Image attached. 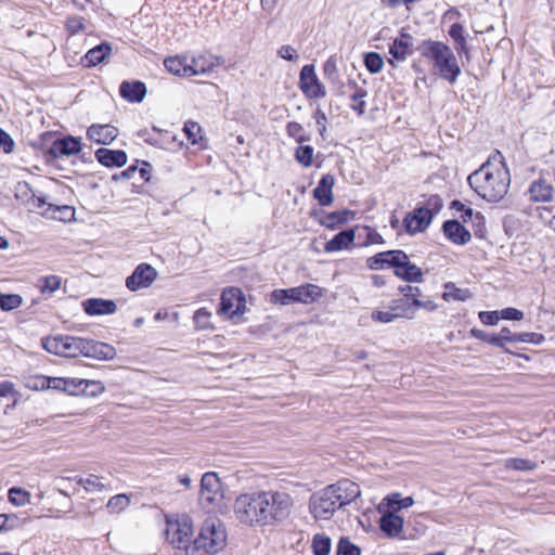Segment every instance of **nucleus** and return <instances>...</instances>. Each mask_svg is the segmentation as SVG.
<instances>
[{"label":"nucleus","mask_w":555,"mask_h":555,"mask_svg":"<svg viewBox=\"0 0 555 555\" xmlns=\"http://www.w3.org/2000/svg\"><path fill=\"white\" fill-rule=\"evenodd\" d=\"M469 186L483 199L498 203L507 194L511 176L503 155L496 151L467 178Z\"/></svg>","instance_id":"obj_1"},{"label":"nucleus","mask_w":555,"mask_h":555,"mask_svg":"<svg viewBox=\"0 0 555 555\" xmlns=\"http://www.w3.org/2000/svg\"><path fill=\"white\" fill-rule=\"evenodd\" d=\"M41 345L49 353L59 357L83 356L98 360H112L116 357L115 348L108 344L69 335L43 337Z\"/></svg>","instance_id":"obj_2"},{"label":"nucleus","mask_w":555,"mask_h":555,"mask_svg":"<svg viewBox=\"0 0 555 555\" xmlns=\"http://www.w3.org/2000/svg\"><path fill=\"white\" fill-rule=\"evenodd\" d=\"M420 54L429 61L435 73L454 85L461 75V67L454 52L449 46L440 41L425 40L417 48Z\"/></svg>","instance_id":"obj_3"},{"label":"nucleus","mask_w":555,"mask_h":555,"mask_svg":"<svg viewBox=\"0 0 555 555\" xmlns=\"http://www.w3.org/2000/svg\"><path fill=\"white\" fill-rule=\"evenodd\" d=\"M264 526H274L284 522L293 514L294 498L282 490H261Z\"/></svg>","instance_id":"obj_4"},{"label":"nucleus","mask_w":555,"mask_h":555,"mask_svg":"<svg viewBox=\"0 0 555 555\" xmlns=\"http://www.w3.org/2000/svg\"><path fill=\"white\" fill-rule=\"evenodd\" d=\"M228 534L224 525L217 518H207L194 540L197 551L207 554H217L227 545Z\"/></svg>","instance_id":"obj_5"},{"label":"nucleus","mask_w":555,"mask_h":555,"mask_svg":"<svg viewBox=\"0 0 555 555\" xmlns=\"http://www.w3.org/2000/svg\"><path fill=\"white\" fill-rule=\"evenodd\" d=\"M233 512L241 524L264 527L261 491L240 494L235 499Z\"/></svg>","instance_id":"obj_6"},{"label":"nucleus","mask_w":555,"mask_h":555,"mask_svg":"<svg viewBox=\"0 0 555 555\" xmlns=\"http://www.w3.org/2000/svg\"><path fill=\"white\" fill-rule=\"evenodd\" d=\"M322 296L321 288L314 284H304L286 289H275L270 295V301L275 305H291L295 302L309 304Z\"/></svg>","instance_id":"obj_7"},{"label":"nucleus","mask_w":555,"mask_h":555,"mask_svg":"<svg viewBox=\"0 0 555 555\" xmlns=\"http://www.w3.org/2000/svg\"><path fill=\"white\" fill-rule=\"evenodd\" d=\"M334 493L331 486H327L312 494L309 508L314 518L330 519L339 509V504H337Z\"/></svg>","instance_id":"obj_8"},{"label":"nucleus","mask_w":555,"mask_h":555,"mask_svg":"<svg viewBox=\"0 0 555 555\" xmlns=\"http://www.w3.org/2000/svg\"><path fill=\"white\" fill-rule=\"evenodd\" d=\"M193 525L188 516L169 520L166 528L167 541L177 548H186L192 540Z\"/></svg>","instance_id":"obj_9"},{"label":"nucleus","mask_w":555,"mask_h":555,"mask_svg":"<svg viewBox=\"0 0 555 555\" xmlns=\"http://www.w3.org/2000/svg\"><path fill=\"white\" fill-rule=\"evenodd\" d=\"M299 87L308 99H321L326 95V89L318 78L313 65H305L300 70Z\"/></svg>","instance_id":"obj_10"},{"label":"nucleus","mask_w":555,"mask_h":555,"mask_svg":"<svg viewBox=\"0 0 555 555\" xmlns=\"http://www.w3.org/2000/svg\"><path fill=\"white\" fill-rule=\"evenodd\" d=\"M222 496V485L218 475L214 472L204 474L201 480V502L212 505L220 501Z\"/></svg>","instance_id":"obj_11"},{"label":"nucleus","mask_w":555,"mask_h":555,"mask_svg":"<svg viewBox=\"0 0 555 555\" xmlns=\"http://www.w3.org/2000/svg\"><path fill=\"white\" fill-rule=\"evenodd\" d=\"M157 279V271L149 263H140L126 279V286L131 292L150 287Z\"/></svg>","instance_id":"obj_12"},{"label":"nucleus","mask_w":555,"mask_h":555,"mask_svg":"<svg viewBox=\"0 0 555 555\" xmlns=\"http://www.w3.org/2000/svg\"><path fill=\"white\" fill-rule=\"evenodd\" d=\"M245 310V299L240 288L230 287L222 292L219 312L229 317L241 315Z\"/></svg>","instance_id":"obj_13"},{"label":"nucleus","mask_w":555,"mask_h":555,"mask_svg":"<svg viewBox=\"0 0 555 555\" xmlns=\"http://www.w3.org/2000/svg\"><path fill=\"white\" fill-rule=\"evenodd\" d=\"M413 53V37L408 33H401L399 37L393 39L389 46V54L391 59L389 64L396 66V63H403Z\"/></svg>","instance_id":"obj_14"},{"label":"nucleus","mask_w":555,"mask_h":555,"mask_svg":"<svg viewBox=\"0 0 555 555\" xmlns=\"http://www.w3.org/2000/svg\"><path fill=\"white\" fill-rule=\"evenodd\" d=\"M339 508L356 501L361 495L360 486L349 479L338 480L336 483L330 485Z\"/></svg>","instance_id":"obj_15"},{"label":"nucleus","mask_w":555,"mask_h":555,"mask_svg":"<svg viewBox=\"0 0 555 555\" xmlns=\"http://www.w3.org/2000/svg\"><path fill=\"white\" fill-rule=\"evenodd\" d=\"M431 215L422 207L415 208L403 219V225L409 234L425 231L431 223Z\"/></svg>","instance_id":"obj_16"},{"label":"nucleus","mask_w":555,"mask_h":555,"mask_svg":"<svg viewBox=\"0 0 555 555\" xmlns=\"http://www.w3.org/2000/svg\"><path fill=\"white\" fill-rule=\"evenodd\" d=\"M402 259H404V251L399 249L387 250L367 258L366 266L371 270H382L385 266L395 268L396 264H400V260Z\"/></svg>","instance_id":"obj_17"},{"label":"nucleus","mask_w":555,"mask_h":555,"mask_svg":"<svg viewBox=\"0 0 555 555\" xmlns=\"http://www.w3.org/2000/svg\"><path fill=\"white\" fill-rule=\"evenodd\" d=\"M81 151L80 141L74 137H66L55 140L50 146L48 153L53 158H61L63 156H70L78 154Z\"/></svg>","instance_id":"obj_18"},{"label":"nucleus","mask_w":555,"mask_h":555,"mask_svg":"<svg viewBox=\"0 0 555 555\" xmlns=\"http://www.w3.org/2000/svg\"><path fill=\"white\" fill-rule=\"evenodd\" d=\"M118 135V129L112 125H91L87 130V137L90 141L108 145L111 144Z\"/></svg>","instance_id":"obj_19"},{"label":"nucleus","mask_w":555,"mask_h":555,"mask_svg":"<svg viewBox=\"0 0 555 555\" xmlns=\"http://www.w3.org/2000/svg\"><path fill=\"white\" fill-rule=\"evenodd\" d=\"M96 160L105 167H122L127 164V154L121 150L101 147L95 152Z\"/></svg>","instance_id":"obj_20"},{"label":"nucleus","mask_w":555,"mask_h":555,"mask_svg":"<svg viewBox=\"0 0 555 555\" xmlns=\"http://www.w3.org/2000/svg\"><path fill=\"white\" fill-rule=\"evenodd\" d=\"M82 306L89 315L112 314L117 309L114 300L103 298H89L82 302Z\"/></svg>","instance_id":"obj_21"},{"label":"nucleus","mask_w":555,"mask_h":555,"mask_svg":"<svg viewBox=\"0 0 555 555\" xmlns=\"http://www.w3.org/2000/svg\"><path fill=\"white\" fill-rule=\"evenodd\" d=\"M395 274L408 282L420 283L423 281V272L420 267L409 260L404 253V259L400 260V264H396Z\"/></svg>","instance_id":"obj_22"},{"label":"nucleus","mask_w":555,"mask_h":555,"mask_svg":"<svg viewBox=\"0 0 555 555\" xmlns=\"http://www.w3.org/2000/svg\"><path fill=\"white\" fill-rule=\"evenodd\" d=\"M335 183L334 176L325 175L319 181L313 190V195L321 206H328L333 203V186Z\"/></svg>","instance_id":"obj_23"},{"label":"nucleus","mask_w":555,"mask_h":555,"mask_svg":"<svg viewBox=\"0 0 555 555\" xmlns=\"http://www.w3.org/2000/svg\"><path fill=\"white\" fill-rule=\"evenodd\" d=\"M443 233L454 244L464 245L472 238L469 231H467L459 221L449 220L443 224Z\"/></svg>","instance_id":"obj_24"},{"label":"nucleus","mask_w":555,"mask_h":555,"mask_svg":"<svg viewBox=\"0 0 555 555\" xmlns=\"http://www.w3.org/2000/svg\"><path fill=\"white\" fill-rule=\"evenodd\" d=\"M191 77L196 75L206 74L212 70L216 66L220 65V59L214 55H198L189 59Z\"/></svg>","instance_id":"obj_25"},{"label":"nucleus","mask_w":555,"mask_h":555,"mask_svg":"<svg viewBox=\"0 0 555 555\" xmlns=\"http://www.w3.org/2000/svg\"><path fill=\"white\" fill-rule=\"evenodd\" d=\"M119 92L125 100L140 103L146 94V87L141 81H124L120 85Z\"/></svg>","instance_id":"obj_26"},{"label":"nucleus","mask_w":555,"mask_h":555,"mask_svg":"<svg viewBox=\"0 0 555 555\" xmlns=\"http://www.w3.org/2000/svg\"><path fill=\"white\" fill-rule=\"evenodd\" d=\"M403 518L396 512H387L380 518V529L388 537H397L403 529Z\"/></svg>","instance_id":"obj_27"},{"label":"nucleus","mask_w":555,"mask_h":555,"mask_svg":"<svg viewBox=\"0 0 555 555\" xmlns=\"http://www.w3.org/2000/svg\"><path fill=\"white\" fill-rule=\"evenodd\" d=\"M553 186L545 180H537L530 184V201L535 203L551 202L553 198Z\"/></svg>","instance_id":"obj_28"},{"label":"nucleus","mask_w":555,"mask_h":555,"mask_svg":"<svg viewBox=\"0 0 555 555\" xmlns=\"http://www.w3.org/2000/svg\"><path fill=\"white\" fill-rule=\"evenodd\" d=\"M354 236L353 230L341 231L325 244L324 250L334 253L346 249L353 243Z\"/></svg>","instance_id":"obj_29"},{"label":"nucleus","mask_w":555,"mask_h":555,"mask_svg":"<svg viewBox=\"0 0 555 555\" xmlns=\"http://www.w3.org/2000/svg\"><path fill=\"white\" fill-rule=\"evenodd\" d=\"M168 72L177 76L191 77L190 62L186 56H171L165 60Z\"/></svg>","instance_id":"obj_30"},{"label":"nucleus","mask_w":555,"mask_h":555,"mask_svg":"<svg viewBox=\"0 0 555 555\" xmlns=\"http://www.w3.org/2000/svg\"><path fill=\"white\" fill-rule=\"evenodd\" d=\"M77 483L80 485L87 492L99 493L103 491H108L109 485L104 482L102 477L95 475H89L87 477H80L77 480Z\"/></svg>","instance_id":"obj_31"},{"label":"nucleus","mask_w":555,"mask_h":555,"mask_svg":"<svg viewBox=\"0 0 555 555\" xmlns=\"http://www.w3.org/2000/svg\"><path fill=\"white\" fill-rule=\"evenodd\" d=\"M112 48L108 43H101L90 49L83 57L87 66H95L109 55Z\"/></svg>","instance_id":"obj_32"},{"label":"nucleus","mask_w":555,"mask_h":555,"mask_svg":"<svg viewBox=\"0 0 555 555\" xmlns=\"http://www.w3.org/2000/svg\"><path fill=\"white\" fill-rule=\"evenodd\" d=\"M389 308L397 319H413L415 309L410 305L408 299L399 298L390 301Z\"/></svg>","instance_id":"obj_33"},{"label":"nucleus","mask_w":555,"mask_h":555,"mask_svg":"<svg viewBox=\"0 0 555 555\" xmlns=\"http://www.w3.org/2000/svg\"><path fill=\"white\" fill-rule=\"evenodd\" d=\"M414 500L412 496L401 498L400 493H392L383 500V504H386L389 508H393L397 513L400 508H408L412 506Z\"/></svg>","instance_id":"obj_34"},{"label":"nucleus","mask_w":555,"mask_h":555,"mask_svg":"<svg viewBox=\"0 0 555 555\" xmlns=\"http://www.w3.org/2000/svg\"><path fill=\"white\" fill-rule=\"evenodd\" d=\"M349 210L330 212L321 220V224L328 229H335L336 227L346 223L349 219Z\"/></svg>","instance_id":"obj_35"},{"label":"nucleus","mask_w":555,"mask_h":555,"mask_svg":"<svg viewBox=\"0 0 555 555\" xmlns=\"http://www.w3.org/2000/svg\"><path fill=\"white\" fill-rule=\"evenodd\" d=\"M446 292L442 297L444 300H460L465 301L472 298V293L466 288H457L452 283L446 284Z\"/></svg>","instance_id":"obj_36"},{"label":"nucleus","mask_w":555,"mask_h":555,"mask_svg":"<svg viewBox=\"0 0 555 555\" xmlns=\"http://www.w3.org/2000/svg\"><path fill=\"white\" fill-rule=\"evenodd\" d=\"M62 280L57 275H49L39 279L38 287L42 294L52 295L61 287Z\"/></svg>","instance_id":"obj_37"},{"label":"nucleus","mask_w":555,"mask_h":555,"mask_svg":"<svg viewBox=\"0 0 555 555\" xmlns=\"http://www.w3.org/2000/svg\"><path fill=\"white\" fill-rule=\"evenodd\" d=\"M130 504V499L127 494H117L112 496L106 507L111 514H118L125 511Z\"/></svg>","instance_id":"obj_38"},{"label":"nucleus","mask_w":555,"mask_h":555,"mask_svg":"<svg viewBox=\"0 0 555 555\" xmlns=\"http://www.w3.org/2000/svg\"><path fill=\"white\" fill-rule=\"evenodd\" d=\"M364 65L371 74L379 73L384 67V60L376 52H369L364 56Z\"/></svg>","instance_id":"obj_39"},{"label":"nucleus","mask_w":555,"mask_h":555,"mask_svg":"<svg viewBox=\"0 0 555 555\" xmlns=\"http://www.w3.org/2000/svg\"><path fill=\"white\" fill-rule=\"evenodd\" d=\"M81 395L87 397H98L105 391V386L100 380L83 379Z\"/></svg>","instance_id":"obj_40"},{"label":"nucleus","mask_w":555,"mask_h":555,"mask_svg":"<svg viewBox=\"0 0 555 555\" xmlns=\"http://www.w3.org/2000/svg\"><path fill=\"white\" fill-rule=\"evenodd\" d=\"M23 304V298L17 294H2L0 293V308L3 311H11Z\"/></svg>","instance_id":"obj_41"},{"label":"nucleus","mask_w":555,"mask_h":555,"mask_svg":"<svg viewBox=\"0 0 555 555\" xmlns=\"http://www.w3.org/2000/svg\"><path fill=\"white\" fill-rule=\"evenodd\" d=\"M314 555H328L331 551V539L324 534H315L312 541Z\"/></svg>","instance_id":"obj_42"},{"label":"nucleus","mask_w":555,"mask_h":555,"mask_svg":"<svg viewBox=\"0 0 555 555\" xmlns=\"http://www.w3.org/2000/svg\"><path fill=\"white\" fill-rule=\"evenodd\" d=\"M296 160L304 167H310L313 159V147L310 145H300L295 153Z\"/></svg>","instance_id":"obj_43"},{"label":"nucleus","mask_w":555,"mask_h":555,"mask_svg":"<svg viewBox=\"0 0 555 555\" xmlns=\"http://www.w3.org/2000/svg\"><path fill=\"white\" fill-rule=\"evenodd\" d=\"M367 95V91L363 88H357L356 92L350 96L352 103L351 108L356 111L359 115H362L365 112L366 103L364 98Z\"/></svg>","instance_id":"obj_44"},{"label":"nucleus","mask_w":555,"mask_h":555,"mask_svg":"<svg viewBox=\"0 0 555 555\" xmlns=\"http://www.w3.org/2000/svg\"><path fill=\"white\" fill-rule=\"evenodd\" d=\"M211 312L206 308H201L195 311L193 320L197 330H207L210 327Z\"/></svg>","instance_id":"obj_45"},{"label":"nucleus","mask_w":555,"mask_h":555,"mask_svg":"<svg viewBox=\"0 0 555 555\" xmlns=\"http://www.w3.org/2000/svg\"><path fill=\"white\" fill-rule=\"evenodd\" d=\"M183 131L192 144L198 143V141L202 139V128L195 121H186L184 124Z\"/></svg>","instance_id":"obj_46"},{"label":"nucleus","mask_w":555,"mask_h":555,"mask_svg":"<svg viewBox=\"0 0 555 555\" xmlns=\"http://www.w3.org/2000/svg\"><path fill=\"white\" fill-rule=\"evenodd\" d=\"M287 134L295 139L298 143H304L309 140L307 135H305L304 127L296 121H289L286 126Z\"/></svg>","instance_id":"obj_47"},{"label":"nucleus","mask_w":555,"mask_h":555,"mask_svg":"<svg viewBox=\"0 0 555 555\" xmlns=\"http://www.w3.org/2000/svg\"><path fill=\"white\" fill-rule=\"evenodd\" d=\"M505 466L509 469L531 470L535 468L537 464L530 460L515 457L506 460Z\"/></svg>","instance_id":"obj_48"},{"label":"nucleus","mask_w":555,"mask_h":555,"mask_svg":"<svg viewBox=\"0 0 555 555\" xmlns=\"http://www.w3.org/2000/svg\"><path fill=\"white\" fill-rule=\"evenodd\" d=\"M10 502L17 506H23L29 502L30 494L21 488H11L9 490Z\"/></svg>","instance_id":"obj_49"},{"label":"nucleus","mask_w":555,"mask_h":555,"mask_svg":"<svg viewBox=\"0 0 555 555\" xmlns=\"http://www.w3.org/2000/svg\"><path fill=\"white\" fill-rule=\"evenodd\" d=\"M337 555H361V551L348 539L341 538L337 545Z\"/></svg>","instance_id":"obj_50"},{"label":"nucleus","mask_w":555,"mask_h":555,"mask_svg":"<svg viewBox=\"0 0 555 555\" xmlns=\"http://www.w3.org/2000/svg\"><path fill=\"white\" fill-rule=\"evenodd\" d=\"M323 74L328 79L334 81L338 77L337 59L335 55L330 56L323 64Z\"/></svg>","instance_id":"obj_51"},{"label":"nucleus","mask_w":555,"mask_h":555,"mask_svg":"<svg viewBox=\"0 0 555 555\" xmlns=\"http://www.w3.org/2000/svg\"><path fill=\"white\" fill-rule=\"evenodd\" d=\"M65 392L72 396H80L82 390L83 378L65 377Z\"/></svg>","instance_id":"obj_52"},{"label":"nucleus","mask_w":555,"mask_h":555,"mask_svg":"<svg viewBox=\"0 0 555 555\" xmlns=\"http://www.w3.org/2000/svg\"><path fill=\"white\" fill-rule=\"evenodd\" d=\"M442 206H443V203H442V199L440 198V196L431 195L426 201L425 205L421 206V207L424 210H427L431 215V218H434V216L441 210Z\"/></svg>","instance_id":"obj_53"},{"label":"nucleus","mask_w":555,"mask_h":555,"mask_svg":"<svg viewBox=\"0 0 555 555\" xmlns=\"http://www.w3.org/2000/svg\"><path fill=\"white\" fill-rule=\"evenodd\" d=\"M25 386L31 390H44L49 389V384L47 383V376L37 375L31 376L26 379Z\"/></svg>","instance_id":"obj_54"},{"label":"nucleus","mask_w":555,"mask_h":555,"mask_svg":"<svg viewBox=\"0 0 555 555\" xmlns=\"http://www.w3.org/2000/svg\"><path fill=\"white\" fill-rule=\"evenodd\" d=\"M363 230L365 231V245H380L385 243L383 236L374 228L365 225Z\"/></svg>","instance_id":"obj_55"},{"label":"nucleus","mask_w":555,"mask_h":555,"mask_svg":"<svg viewBox=\"0 0 555 555\" xmlns=\"http://www.w3.org/2000/svg\"><path fill=\"white\" fill-rule=\"evenodd\" d=\"M470 334L473 337L483 340L488 344H491V345H494L498 347L500 345V339H498L496 334H487L486 332L478 330V328H473L470 331Z\"/></svg>","instance_id":"obj_56"},{"label":"nucleus","mask_w":555,"mask_h":555,"mask_svg":"<svg viewBox=\"0 0 555 555\" xmlns=\"http://www.w3.org/2000/svg\"><path fill=\"white\" fill-rule=\"evenodd\" d=\"M14 146L15 143L12 137L2 128H0V149H2L4 153L10 154L13 152Z\"/></svg>","instance_id":"obj_57"},{"label":"nucleus","mask_w":555,"mask_h":555,"mask_svg":"<svg viewBox=\"0 0 555 555\" xmlns=\"http://www.w3.org/2000/svg\"><path fill=\"white\" fill-rule=\"evenodd\" d=\"M373 321L380 322V323H390L397 318L395 317L391 309L388 307V310L386 311H373L371 315Z\"/></svg>","instance_id":"obj_58"},{"label":"nucleus","mask_w":555,"mask_h":555,"mask_svg":"<svg viewBox=\"0 0 555 555\" xmlns=\"http://www.w3.org/2000/svg\"><path fill=\"white\" fill-rule=\"evenodd\" d=\"M66 28L70 35H76L80 30L85 29L83 20L81 17H68L66 22Z\"/></svg>","instance_id":"obj_59"},{"label":"nucleus","mask_w":555,"mask_h":555,"mask_svg":"<svg viewBox=\"0 0 555 555\" xmlns=\"http://www.w3.org/2000/svg\"><path fill=\"white\" fill-rule=\"evenodd\" d=\"M500 318V311H481L479 313L480 321L486 325H495Z\"/></svg>","instance_id":"obj_60"},{"label":"nucleus","mask_w":555,"mask_h":555,"mask_svg":"<svg viewBox=\"0 0 555 555\" xmlns=\"http://www.w3.org/2000/svg\"><path fill=\"white\" fill-rule=\"evenodd\" d=\"M400 291L403 293L402 298L408 299L410 305H413V308L415 309L414 299L420 298V288L406 285L404 287H401Z\"/></svg>","instance_id":"obj_61"},{"label":"nucleus","mask_w":555,"mask_h":555,"mask_svg":"<svg viewBox=\"0 0 555 555\" xmlns=\"http://www.w3.org/2000/svg\"><path fill=\"white\" fill-rule=\"evenodd\" d=\"M517 336H518V334L512 333L509 328L503 327L500 331V333L496 334L498 339H500L499 347H503L506 341L517 343L518 341Z\"/></svg>","instance_id":"obj_62"},{"label":"nucleus","mask_w":555,"mask_h":555,"mask_svg":"<svg viewBox=\"0 0 555 555\" xmlns=\"http://www.w3.org/2000/svg\"><path fill=\"white\" fill-rule=\"evenodd\" d=\"M518 341L521 343H533V344H541L544 340V336L539 333H520L517 336Z\"/></svg>","instance_id":"obj_63"},{"label":"nucleus","mask_w":555,"mask_h":555,"mask_svg":"<svg viewBox=\"0 0 555 555\" xmlns=\"http://www.w3.org/2000/svg\"><path fill=\"white\" fill-rule=\"evenodd\" d=\"M278 54L280 57L287 60V61H297V59H298V54L296 53V50L292 46H288V44L282 46L278 50Z\"/></svg>","instance_id":"obj_64"}]
</instances>
